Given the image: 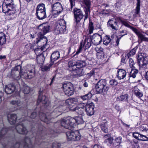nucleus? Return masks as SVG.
<instances>
[{
    "instance_id": "nucleus-1",
    "label": "nucleus",
    "mask_w": 148,
    "mask_h": 148,
    "mask_svg": "<svg viewBox=\"0 0 148 148\" xmlns=\"http://www.w3.org/2000/svg\"><path fill=\"white\" fill-rule=\"evenodd\" d=\"M2 9L4 13L10 16L11 19H13L16 17V5L12 0H4Z\"/></svg>"
},
{
    "instance_id": "nucleus-2",
    "label": "nucleus",
    "mask_w": 148,
    "mask_h": 148,
    "mask_svg": "<svg viewBox=\"0 0 148 148\" xmlns=\"http://www.w3.org/2000/svg\"><path fill=\"white\" fill-rule=\"evenodd\" d=\"M117 20V21H120V23L132 29L137 34L139 39H140L141 41L147 40V38L145 36L146 34L144 33L140 32L136 28L131 26L127 21L123 20L120 17Z\"/></svg>"
},
{
    "instance_id": "nucleus-3",
    "label": "nucleus",
    "mask_w": 148,
    "mask_h": 148,
    "mask_svg": "<svg viewBox=\"0 0 148 148\" xmlns=\"http://www.w3.org/2000/svg\"><path fill=\"white\" fill-rule=\"evenodd\" d=\"M95 87L98 93L106 92L109 89V87L107 85L106 81L105 79L99 80L96 84Z\"/></svg>"
},
{
    "instance_id": "nucleus-4",
    "label": "nucleus",
    "mask_w": 148,
    "mask_h": 148,
    "mask_svg": "<svg viewBox=\"0 0 148 148\" xmlns=\"http://www.w3.org/2000/svg\"><path fill=\"white\" fill-rule=\"evenodd\" d=\"M62 88L66 95L69 96L74 94L75 92L74 87L73 85L71 82H64L63 84Z\"/></svg>"
},
{
    "instance_id": "nucleus-5",
    "label": "nucleus",
    "mask_w": 148,
    "mask_h": 148,
    "mask_svg": "<svg viewBox=\"0 0 148 148\" xmlns=\"http://www.w3.org/2000/svg\"><path fill=\"white\" fill-rule=\"evenodd\" d=\"M74 121L73 118L70 117L64 118L61 119V125L66 129L71 130L74 127Z\"/></svg>"
},
{
    "instance_id": "nucleus-6",
    "label": "nucleus",
    "mask_w": 148,
    "mask_h": 148,
    "mask_svg": "<svg viewBox=\"0 0 148 148\" xmlns=\"http://www.w3.org/2000/svg\"><path fill=\"white\" fill-rule=\"evenodd\" d=\"M23 68L24 66L22 67L21 65L16 66L14 69L12 70L10 77L15 80L19 79L21 78V71L23 70Z\"/></svg>"
},
{
    "instance_id": "nucleus-7",
    "label": "nucleus",
    "mask_w": 148,
    "mask_h": 148,
    "mask_svg": "<svg viewBox=\"0 0 148 148\" xmlns=\"http://www.w3.org/2000/svg\"><path fill=\"white\" fill-rule=\"evenodd\" d=\"M66 23L64 20H60L56 26L54 32L56 34H63L66 31Z\"/></svg>"
},
{
    "instance_id": "nucleus-8",
    "label": "nucleus",
    "mask_w": 148,
    "mask_h": 148,
    "mask_svg": "<svg viewBox=\"0 0 148 148\" xmlns=\"http://www.w3.org/2000/svg\"><path fill=\"white\" fill-rule=\"evenodd\" d=\"M52 8L51 14L54 17H56L63 10L62 5L59 2L54 3L52 6Z\"/></svg>"
},
{
    "instance_id": "nucleus-9",
    "label": "nucleus",
    "mask_w": 148,
    "mask_h": 148,
    "mask_svg": "<svg viewBox=\"0 0 148 148\" xmlns=\"http://www.w3.org/2000/svg\"><path fill=\"white\" fill-rule=\"evenodd\" d=\"M66 135L68 140L75 141L80 140V135L79 132L78 131L75 132L70 131L66 133Z\"/></svg>"
},
{
    "instance_id": "nucleus-10",
    "label": "nucleus",
    "mask_w": 148,
    "mask_h": 148,
    "mask_svg": "<svg viewBox=\"0 0 148 148\" xmlns=\"http://www.w3.org/2000/svg\"><path fill=\"white\" fill-rule=\"evenodd\" d=\"M49 25L47 23L40 25L38 27L40 32L38 33V35L44 36L46 34L49 32Z\"/></svg>"
},
{
    "instance_id": "nucleus-11",
    "label": "nucleus",
    "mask_w": 148,
    "mask_h": 148,
    "mask_svg": "<svg viewBox=\"0 0 148 148\" xmlns=\"http://www.w3.org/2000/svg\"><path fill=\"white\" fill-rule=\"evenodd\" d=\"M38 132L37 136L36 137L35 143L38 145L40 144L42 142L43 138L42 137V133L43 126L42 125H40L38 127Z\"/></svg>"
},
{
    "instance_id": "nucleus-12",
    "label": "nucleus",
    "mask_w": 148,
    "mask_h": 148,
    "mask_svg": "<svg viewBox=\"0 0 148 148\" xmlns=\"http://www.w3.org/2000/svg\"><path fill=\"white\" fill-rule=\"evenodd\" d=\"M40 102L46 106H47L49 103V101L48 100V98L45 96L42 95V92L41 90H40L39 92V95L38 99L37 101V105H39Z\"/></svg>"
},
{
    "instance_id": "nucleus-13",
    "label": "nucleus",
    "mask_w": 148,
    "mask_h": 148,
    "mask_svg": "<svg viewBox=\"0 0 148 148\" xmlns=\"http://www.w3.org/2000/svg\"><path fill=\"white\" fill-rule=\"evenodd\" d=\"M73 13L74 15L75 21L76 23H78L83 18V14L80 9L76 8H74Z\"/></svg>"
},
{
    "instance_id": "nucleus-14",
    "label": "nucleus",
    "mask_w": 148,
    "mask_h": 148,
    "mask_svg": "<svg viewBox=\"0 0 148 148\" xmlns=\"http://www.w3.org/2000/svg\"><path fill=\"white\" fill-rule=\"evenodd\" d=\"M34 52L37 56L36 60L38 64L42 65L43 64L44 58L42 54V51L40 49H35L34 50Z\"/></svg>"
},
{
    "instance_id": "nucleus-15",
    "label": "nucleus",
    "mask_w": 148,
    "mask_h": 148,
    "mask_svg": "<svg viewBox=\"0 0 148 148\" xmlns=\"http://www.w3.org/2000/svg\"><path fill=\"white\" fill-rule=\"evenodd\" d=\"M120 17H117L116 19L113 18L108 22V25H109L114 30H117L119 27L118 24L120 23V21H117Z\"/></svg>"
},
{
    "instance_id": "nucleus-16",
    "label": "nucleus",
    "mask_w": 148,
    "mask_h": 148,
    "mask_svg": "<svg viewBox=\"0 0 148 148\" xmlns=\"http://www.w3.org/2000/svg\"><path fill=\"white\" fill-rule=\"evenodd\" d=\"M15 128L17 132L19 134H26L28 132L26 128L24 126L22 123L17 124Z\"/></svg>"
},
{
    "instance_id": "nucleus-17",
    "label": "nucleus",
    "mask_w": 148,
    "mask_h": 148,
    "mask_svg": "<svg viewBox=\"0 0 148 148\" xmlns=\"http://www.w3.org/2000/svg\"><path fill=\"white\" fill-rule=\"evenodd\" d=\"M94 105L92 103L87 104L85 106V108L87 114L89 116L93 115L94 113Z\"/></svg>"
},
{
    "instance_id": "nucleus-18",
    "label": "nucleus",
    "mask_w": 148,
    "mask_h": 148,
    "mask_svg": "<svg viewBox=\"0 0 148 148\" xmlns=\"http://www.w3.org/2000/svg\"><path fill=\"white\" fill-rule=\"evenodd\" d=\"M66 107L65 106L61 105L55 108L54 110L51 112L50 116H59L60 114L59 113L62 112L63 111H65L66 110Z\"/></svg>"
},
{
    "instance_id": "nucleus-19",
    "label": "nucleus",
    "mask_w": 148,
    "mask_h": 148,
    "mask_svg": "<svg viewBox=\"0 0 148 148\" xmlns=\"http://www.w3.org/2000/svg\"><path fill=\"white\" fill-rule=\"evenodd\" d=\"M92 43L94 45H98L101 42L102 37L101 35L98 34H94L91 36Z\"/></svg>"
},
{
    "instance_id": "nucleus-20",
    "label": "nucleus",
    "mask_w": 148,
    "mask_h": 148,
    "mask_svg": "<svg viewBox=\"0 0 148 148\" xmlns=\"http://www.w3.org/2000/svg\"><path fill=\"white\" fill-rule=\"evenodd\" d=\"M39 116L40 118L42 121L47 123H50L51 118L49 116L48 113H47L45 114L42 112H39Z\"/></svg>"
},
{
    "instance_id": "nucleus-21",
    "label": "nucleus",
    "mask_w": 148,
    "mask_h": 148,
    "mask_svg": "<svg viewBox=\"0 0 148 148\" xmlns=\"http://www.w3.org/2000/svg\"><path fill=\"white\" fill-rule=\"evenodd\" d=\"M38 38H36L35 43L40 46H43L47 43V39L46 37L41 35H38Z\"/></svg>"
},
{
    "instance_id": "nucleus-22",
    "label": "nucleus",
    "mask_w": 148,
    "mask_h": 148,
    "mask_svg": "<svg viewBox=\"0 0 148 148\" xmlns=\"http://www.w3.org/2000/svg\"><path fill=\"white\" fill-rule=\"evenodd\" d=\"M16 88L15 85L13 84H9L5 86V92L7 94H11L15 91Z\"/></svg>"
},
{
    "instance_id": "nucleus-23",
    "label": "nucleus",
    "mask_w": 148,
    "mask_h": 148,
    "mask_svg": "<svg viewBox=\"0 0 148 148\" xmlns=\"http://www.w3.org/2000/svg\"><path fill=\"white\" fill-rule=\"evenodd\" d=\"M82 43L84 47L85 46L86 49L89 48L92 43L91 36H89L86 37L84 41Z\"/></svg>"
},
{
    "instance_id": "nucleus-24",
    "label": "nucleus",
    "mask_w": 148,
    "mask_h": 148,
    "mask_svg": "<svg viewBox=\"0 0 148 148\" xmlns=\"http://www.w3.org/2000/svg\"><path fill=\"white\" fill-rule=\"evenodd\" d=\"M126 71L121 69H118L116 77L119 79H123L126 76Z\"/></svg>"
},
{
    "instance_id": "nucleus-25",
    "label": "nucleus",
    "mask_w": 148,
    "mask_h": 148,
    "mask_svg": "<svg viewBox=\"0 0 148 148\" xmlns=\"http://www.w3.org/2000/svg\"><path fill=\"white\" fill-rule=\"evenodd\" d=\"M8 120L11 124H14L17 119V116L15 114H10L7 116Z\"/></svg>"
},
{
    "instance_id": "nucleus-26",
    "label": "nucleus",
    "mask_w": 148,
    "mask_h": 148,
    "mask_svg": "<svg viewBox=\"0 0 148 148\" xmlns=\"http://www.w3.org/2000/svg\"><path fill=\"white\" fill-rule=\"evenodd\" d=\"M138 62L139 65L140 64V62L142 61L143 62L142 65H146L148 59L147 57L144 56L142 53L139 54L137 58Z\"/></svg>"
},
{
    "instance_id": "nucleus-27",
    "label": "nucleus",
    "mask_w": 148,
    "mask_h": 148,
    "mask_svg": "<svg viewBox=\"0 0 148 148\" xmlns=\"http://www.w3.org/2000/svg\"><path fill=\"white\" fill-rule=\"evenodd\" d=\"M95 50L97 52V56L98 58H102L104 56L103 49L99 46L95 48Z\"/></svg>"
},
{
    "instance_id": "nucleus-28",
    "label": "nucleus",
    "mask_w": 148,
    "mask_h": 148,
    "mask_svg": "<svg viewBox=\"0 0 148 148\" xmlns=\"http://www.w3.org/2000/svg\"><path fill=\"white\" fill-rule=\"evenodd\" d=\"M23 148H33L32 143L28 137H26L23 142Z\"/></svg>"
},
{
    "instance_id": "nucleus-29",
    "label": "nucleus",
    "mask_w": 148,
    "mask_h": 148,
    "mask_svg": "<svg viewBox=\"0 0 148 148\" xmlns=\"http://www.w3.org/2000/svg\"><path fill=\"white\" fill-rule=\"evenodd\" d=\"M78 103L77 99L76 98H72L69 99L65 101V104L66 105H71L72 104H77Z\"/></svg>"
},
{
    "instance_id": "nucleus-30",
    "label": "nucleus",
    "mask_w": 148,
    "mask_h": 148,
    "mask_svg": "<svg viewBox=\"0 0 148 148\" xmlns=\"http://www.w3.org/2000/svg\"><path fill=\"white\" fill-rule=\"evenodd\" d=\"M60 53L58 51H56L53 52L51 54V61L55 64L54 62L59 59L60 58Z\"/></svg>"
},
{
    "instance_id": "nucleus-31",
    "label": "nucleus",
    "mask_w": 148,
    "mask_h": 148,
    "mask_svg": "<svg viewBox=\"0 0 148 148\" xmlns=\"http://www.w3.org/2000/svg\"><path fill=\"white\" fill-rule=\"evenodd\" d=\"M38 18L40 20H43L47 17L46 10L38 11L36 12Z\"/></svg>"
},
{
    "instance_id": "nucleus-32",
    "label": "nucleus",
    "mask_w": 148,
    "mask_h": 148,
    "mask_svg": "<svg viewBox=\"0 0 148 148\" xmlns=\"http://www.w3.org/2000/svg\"><path fill=\"white\" fill-rule=\"evenodd\" d=\"M83 66L80 67V66H77V68L75 71V72L77 73V75L79 76H82L84 73V71L83 69Z\"/></svg>"
},
{
    "instance_id": "nucleus-33",
    "label": "nucleus",
    "mask_w": 148,
    "mask_h": 148,
    "mask_svg": "<svg viewBox=\"0 0 148 148\" xmlns=\"http://www.w3.org/2000/svg\"><path fill=\"white\" fill-rule=\"evenodd\" d=\"M6 42L5 35L3 32L0 33V50L1 49L2 46Z\"/></svg>"
},
{
    "instance_id": "nucleus-34",
    "label": "nucleus",
    "mask_w": 148,
    "mask_h": 148,
    "mask_svg": "<svg viewBox=\"0 0 148 148\" xmlns=\"http://www.w3.org/2000/svg\"><path fill=\"white\" fill-rule=\"evenodd\" d=\"M128 95L126 94L124 95H121L117 98V101H125L127 102L128 101Z\"/></svg>"
},
{
    "instance_id": "nucleus-35",
    "label": "nucleus",
    "mask_w": 148,
    "mask_h": 148,
    "mask_svg": "<svg viewBox=\"0 0 148 148\" xmlns=\"http://www.w3.org/2000/svg\"><path fill=\"white\" fill-rule=\"evenodd\" d=\"M74 120V126L75 123L76 122L78 124H83L84 123L82 117L76 116L73 118Z\"/></svg>"
},
{
    "instance_id": "nucleus-36",
    "label": "nucleus",
    "mask_w": 148,
    "mask_h": 148,
    "mask_svg": "<svg viewBox=\"0 0 148 148\" xmlns=\"http://www.w3.org/2000/svg\"><path fill=\"white\" fill-rule=\"evenodd\" d=\"M10 103L15 106H22V103L19 100H12L11 101Z\"/></svg>"
},
{
    "instance_id": "nucleus-37",
    "label": "nucleus",
    "mask_w": 148,
    "mask_h": 148,
    "mask_svg": "<svg viewBox=\"0 0 148 148\" xmlns=\"http://www.w3.org/2000/svg\"><path fill=\"white\" fill-rule=\"evenodd\" d=\"M84 110V109L82 108V107H78V108L76 110L75 112L77 113V114L79 116L82 117L85 115Z\"/></svg>"
},
{
    "instance_id": "nucleus-38",
    "label": "nucleus",
    "mask_w": 148,
    "mask_h": 148,
    "mask_svg": "<svg viewBox=\"0 0 148 148\" xmlns=\"http://www.w3.org/2000/svg\"><path fill=\"white\" fill-rule=\"evenodd\" d=\"M136 50V48H134L127 54H125V56L126 58H128L129 57L133 56L135 53Z\"/></svg>"
},
{
    "instance_id": "nucleus-39",
    "label": "nucleus",
    "mask_w": 148,
    "mask_h": 148,
    "mask_svg": "<svg viewBox=\"0 0 148 148\" xmlns=\"http://www.w3.org/2000/svg\"><path fill=\"white\" fill-rule=\"evenodd\" d=\"M46 10L45 5L43 3L39 4L36 8V12Z\"/></svg>"
},
{
    "instance_id": "nucleus-40",
    "label": "nucleus",
    "mask_w": 148,
    "mask_h": 148,
    "mask_svg": "<svg viewBox=\"0 0 148 148\" xmlns=\"http://www.w3.org/2000/svg\"><path fill=\"white\" fill-rule=\"evenodd\" d=\"M25 67H24L23 69V70L21 71L20 72V76L21 77H22L26 79H29L28 77V72L27 73L25 72Z\"/></svg>"
},
{
    "instance_id": "nucleus-41",
    "label": "nucleus",
    "mask_w": 148,
    "mask_h": 148,
    "mask_svg": "<svg viewBox=\"0 0 148 148\" xmlns=\"http://www.w3.org/2000/svg\"><path fill=\"white\" fill-rule=\"evenodd\" d=\"M30 90V88L27 86H24L22 87L20 90V91H22L25 94H27L29 93Z\"/></svg>"
},
{
    "instance_id": "nucleus-42",
    "label": "nucleus",
    "mask_w": 148,
    "mask_h": 148,
    "mask_svg": "<svg viewBox=\"0 0 148 148\" xmlns=\"http://www.w3.org/2000/svg\"><path fill=\"white\" fill-rule=\"evenodd\" d=\"M137 5L135 10L134 13L136 14H139L140 10V0H137Z\"/></svg>"
},
{
    "instance_id": "nucleus-43",
    "label": "nucleus",
    "mask_w": 148,
    "mask_h": 148,
    "mask_svg": "<svg viewBox=\"0 0 148 148\" xmlns=\"http://www.w3.org/2000/svg\"><path fill=\"white\" fill-rule=\"evenodd\" d=\"M83 4L85 5L87 10H89L90 7L91 3L89 0H84Z\"/></svg>"
},
{
    "instance_id": "nucleus-44",
    "label": "nucleus",
    "mask_w": 148,
    "mask_h": 148,
    "mask_svg": "<svg viewBox=\"0 0 148 148\" xmlns=\"http://www.w3.org/2000/svg\"><path fill=\"white\" fill-rule=\"evenodd\" d=\"M111 40L110 37L107 36H106L103 39V43L104 45H107L110 43Z\"/></svg>"
},
{
    "instance_id": "nucleus-45",
    "label": "nucleus",
    "mask_w": 148,
    "mask_h": 148,
    "mask_svg": "<svg viewBox=\"0 0 148 148\" xmlns=\"http://www.w3.org/2000/svg\"><path fill=\"white\" fill-rule=\"evenodd\" d=\"M92 96V95L90 92H89L85 95L82 96L81 98L83 100H88L91 98Z\"/></svg>"
},
{
    "instance_id": "nucleus-46",
    "label": "nucleus",
    "mask_w": 148,
    "mask_h": 148,
    "mask_svg": "<svg viewBox=\"0 0 148 148\" xmlns=\"http://www.w3.org/2000/svg\"><path fill=\"white\" fill-rule=\"evenodd\" d=\"M138 73V71L137 70L132 69L130 73V77H132L133 78H135L136 77V75Z\"/></svg>"
},
{
    "instance_id": "nucleus-47",
    "label": "nucleus",
    "mask_w": 148,
    "mask_h": 148,
    "mask_svg": "<svg viewBox=\"0 0 148 148\" xmlns=\"http://www.w3.org/2000/svg\"><path fill=\"white\" fill-rule=\"evenodd\" d=\"M8 131V130L6 128H3L0 131V140L3 137V136L5 135Z\"/></svg>"
},
{
    "instance_id": "nucleus-48",
    "label": "nucleus",
    "mask_w": 148,
    "mask_h": 148,
    "mask_svg": "<svg viewBox=\"0 0 148 148\" xmlns=\"http://www.w3.org/2000/svg\"><path fill=\"white\" fill-rule=\"evenodd\" d=\"M93 24L92 22H90L89 23L88 29H89V34H90L92 33L94 30Z\"/></svg>"
},
{
    "instance_id": "nucleus-49",
    "label": "nucleus",
    "mask_w": 148,
    "mask_h": 148,
    "mask_svg": "<svg viewBox=\"0 0 148 148\" xmlns=\"http://www.w3.org/2000/svg\"><path fill=\"white\" fill-rule=\"evenodd\" d=\"M77 66L80 65H68L67 69L70 71H74L77 68Z\"/></svg>"
},
{
    "instance_id": "nucleus-50",
    "label": "nucleus",
    "mask_w": 148,
    "mask_h": 148,
    "mask_svg": "<svg viewBox=\"0 0 148 148\" xmlns=\"http://www.w3.org/2000/svg\"><path fill=\"white\" fill-rule=\"evenodd\" d=\"M68 107L70 110L76 112V110L78 108V106H75L74 105H66Z\"/></svg>"
},
{
    "instance_id": "nucleus-51",
    "label": "nucleus",
    "mask_w": 148,
    "mask_h": 148,
    "mask_svg": "<svg viewBox=\"0 0 148 148\" xmlns=\"http://www.w3.org/2000/svg\"><path fill=\"white\" fill-rule=\"evenodd\" d=\"M129 144L132 145V148H138L139 147L138 144L134 142V141H130Z\"/></svg>"
},
{
    "instance_id": "nucleus-52",
    "label": "nucleus",
    "mask_w": 148,
    "mask_h": 148,
    "mask_svg": "<svg viewBox=\"0 0 148 148\" xmlns=\"http://www.w3.org/2000/svg\"><path fill=\"white\" fill-rule=\"evenodd\" d=\"M101 130L105 133H108V127L105 124H102L101 125Z\"/></svg>"
},
{
    "instance_id": "nucleus-53",
    "label": "nucleus",
    "mask_w": 148,
    "mask_h": 148,
    "mask_svg": "<svg viewBox=\"0 0 148 148\" xmlns=\"http://www.w3.org/2000/svg\"><path fill=\"white\" fill-rule=\"evenodd\" d=\"M127 31L126 30L124 29L123 30L120 31L119 32V36H120V39H121L123 36L127 35Z\"/></svg>"
},
{
    "instance_id": "nucleus-54",
    "label": "nucleus",
    "mask_w": 148,
    "mask_h": 148,
    "mask_svg": "<svg viewBox=\"0 0 148 148\" xmlns=\"http://www.w3.org/2000/svg\"><path fill=\"white\" fill-rule=\"evenodd\" d=\"M51 65H49L48 66L46 65H41L40 67L41 70L43 71H45L48 70L50 69Z\"/></svg>"
},
{
    "instance_id": "nucleus-55",
    "label": "nucleus",
    "mask_w": 148,
    "mask_h": 148,
    "mask_svg": "<svg viewBox=\"0 0 148 148\" xmlns=\"http://www.w3.org/2000/svg\"><path fill=\"white\" fill-rule=\"evenodd\" d=\"M97 69H93L92 70L90 71V72L89 73H88L86 75V77H87V78H90V77L92 75H93L95 72H96L95 71V70H96Z\"/></svg>"
},
{
    "instance_id": "nucleus-56",
    "label": "nucleus",
    "mask_w": 148,
    "mask_h": 148,
    "mask_svg": "<svg viewBox=\"0 0 148 148\" xmlns=\"http://www.w3.org/2000/svg\"><path fill=\"white\" fill-rule=\"evenodd\" d=\"M53 148H60L61 144L57 142H54L52 145Z\"/></svg>"
},
{
    "instance_id": "nucleus-57",
    "label": "nucleus",
    "mask_w": 148,
    "mask_h": 148,
    "mask_svg": "<svg viewBox=\"0 0 148 148\" xmlns=\"http://www.w3.org/2000/svg\"><path fill=\"white\" fill-rule=\"evenodd\" d=\"M84 47V45H83L82 43H81L80 47L79 49H78L77 50V51L76 53L74 55V56H75L76 55H78L82 51V48Z\"/></svg>"
},
{
    "instance_id": "nucleus-58",
    "label": "nucleus",
    "mask_w": 148,
    "mask_h": 148,
    "mask_svg": "<svg viewBox=\"0 0 148 148\" xmlns=\"http://www.w3.org/2000/svg\"><path fill=\"white\" fill-rule=\"evenodd\" d=\"M21 146L22 147L23 145L21 143L17 142L14 145H13L10 148H20Z\"/></svg>"
},
{
    "instance_id": "nucleus-59",
    "label": "nucleus",
    "mask_w": 148,
    "mask_h": 148,
    "mask_svg": "<svg viewBox=\"0 0 148 148\" xmlns=\"http://www.w3.org/2000/svg\"><path fill=\"white\" fill-rule=\"evenodd\" d=\"M102 138L104 140V141L110 138L111 137L110 135L108 133H107L106 134H102Z\"/></svg>"
},
{
    "instance_id": "nucleus-60",
    "label": "nucleus",
    "mask_w": 148,
    "mask_h": 148,
    "mask_svg": "<svg viewBox=\"0 0 148 148\" xmlns=\"http://www.w3.org/2000/svg\"><path fill=\"white\" fill-rule=\"evenodd\" d=\"M27 72L28 78L29 79L32 78L34 76V73L32 72V70L28 71Z\"/></svg>"
},
{
    "instance_id": "nucleus-61",
    "label": "nucleus",
    "mask_w": 148,
    "mask_h": 148,
    "mask_svg": "<svg viewBox=\"0 0 148 148\" xmlns=\"http://www.w3.org/2000/svg\"><path fill=\"white\" fill-rule=\"evenodd\" d=\"M113 139L112 138H110L107 139L106 140L104 141V142L106 143H108L107 144L108 145L110 146L112 143Z\"/></svg>"
},
{
    "instance_id": "nucleus-62",
    "label": "nucleus",
    "mask_w": 148,
    "mask_h": 148,
    "mask_svg": "<svg viewBox=\"0 0 148 148\" xmlns=\"http://www.w3.org/2000/svg\"><path fill=\"white\" fill-rule=\"evenodd\" d=\"M140 136V138H138L139 140L142 141H146L148 139V138L142 134H141Z\"/></svg>"
},
{
    "instance_id": "nucleus-63",
    "label": "nucleus",
    "mask_w": 148,
    "mask_h": 148,
    "mask_svg": "<svg viewBox=\"0 0 148 148\" xmlns=\"http://www.w3.org/2000/svg\"><path fill=\"white\" fill-rule=\"evenodd\" d=\"M109 83L110 85L112 86H116L118 84L117 82L114 79L111 80Z\"/></svg>"
},
{
    "instance_id": "nucleus-64",
    "label": "nucleus",
    "mask_w": 148,
    "mask_h": 148,
    "mask_svg": "<svg viewBox=\"0 0 148 148\" xmlns=\"http://www.w3.org/2000/svg\"><path fill=\"white\" fill-rule=\"evenodd\" d=\"M86 64L85 61L79 60L77 62L76 64H74V65H82L83 64L85 65Z\"/></svg>"
}]
</instances>
